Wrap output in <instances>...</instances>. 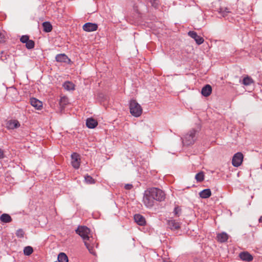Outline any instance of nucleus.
<instances>
[{
    "label": "nucleus",
    "instance_id": "f257e3e1",
    "mask_svg": "<svg viewBox=\"0 0 262 262\" xmlns=\"http://www.w3.org/2000/svg\"><path fill=\"white\" fill-rule=\"evenodd\" d=\"M147 190L150 195L154 198V201L162 202L164 200L165 198V193L160 189L156 187H151L147 189Z\"/></svg>",
    "mask_w": 262,
    "mask_h": 262
},
{
    "label": "nucleus",
    "instance_id": "f03ea898",
    "mask_svg": "<svg viewBox=\"0 0 262 262\" xmlns=\"http://www.w3.org/2000/svg\"><path fill=\"white\" fill-rule=\"evenodd\" d=\"M199 130L192 129L186 134L183 139V143L186 145H190L194 144L197 139L196 133Z\"/></svg>",
    "mask_w": 262,
    "mask_h": 262
},
{
    "label": "nucleus",
    "instance_id": "7ed1b4c3",
    "mask_svg": "<svg viewBox=\"0 0 262 262\" xmlns=\"http://www.w3.org/2000/svg\"><path fill=\"white\" fill-rule=\"evenodd\" d=\"M130 114L136 117H139L142 113V108L140 105L135 100H132L129 103Z\"/></svg>",
    "mask_w": 262,
    "mask_h": 262
},
{
    "label": "nucleus",
    "instance_id": "20e7f679",
    "mask_svg": "<svg viewBox=\"0 0 262 262\" xmlns=\"http://www.w3.org/2000/svg\"><path fill=\"white\" fill-rule=\"evenodd\" d=\"M77 234L83 239L84 243L90 241L91 236L90 229L86 226H79L76 230Z\"/></svg>",
    "mask_w": 262,
    "mask_h": 262
},
{
    "label": "nucleus",
    "instance_id": "39448f33",
    "mask_svg": "<svg viewBox=\"0 0 262 262\" xmlns=\"http://www.w3.org/2000/svg\"><path fill=\"white\" fill-rule=\"evenodd\" d=\"M153 199L154 198L150 195L147 189L145 190L142 202L146 207L151 208L154 206L155 202Z\"/></svg>",
    "mask_w": 262,
    "mask_h": 262
},
{
    "label": "nucleus",
    "instance_id": "423d86ee",
    "mask_svg": "<svg viewBox=\"0 0 262 262\" xmlns=\"http://www.w3.org/2000/svg\"><path fill=\"white\" fill-rule=\"evenodd\" d=\"M243 155L238 152L236 153L232 158V163L234 167H238L241 165L243 160Z\"/></svg>",
    "mask_w": 262,
    "mask_h": 262
},
{
    "label": "nucleus",
    "instance_id": "0eeeda50",
    "mask_svg": "<svg viewBox=\"0 0 262 262\" xmlns=\"http://www.w3.org/2000/svg\"><path fill=\"white\" fill-rule=\"evenodd\" d=\"M71 164L75 169H78L80 164V155L74 152L71 155Z\"/></svg>",
    "mask_w": 262,
    "mask_h": 262
},
{
    "label": "nucleus",
    "instance_id": "6e6552de",
    "mask_svg": "<svg viewBox=\"0 0 262 262\" xmlns=\"http://www.w3.org/2000/svg\"><path fill=\"white\" fill-rule=\"evenodd\" d=\"M82 29L88 32L95 31L98 29V25L96 23H86L83 25Z\"/></svg>",
    "mask_w": 262,
    "mask_h": 262
},
{
    "label": "nucleus",
    "instance_id": "1a4fd4ad",
    "mask_svg": "<svg viewBox=\"0 0 262 262\" xmlns=\"http://www.w3.org/2000/svg\"><path fill=\"white\" fill-rule=\"evenodd\" d=\"M188 34L190 37L194 39L196 43L199 45L203 43L204 41L202 37L198 35V34L193 31H190L188 32Z\"/></svg>",
    "mask_w": 262,
    "mask_h": 262
},
{
    "label": "nucleus",
    "instance_id": "9d476101",
    "mask_svg": "<svg viewBox=\"0 0 262 262\" xmlns=\"http://www.w3.org/2000/svg\"><path fill=\"white\" fill-rule=\"evenodd\" d=\"M167 224L168 228L173 231L179 229L181 227L180 222L172 219L168 220Z\"/></svg>",
    "mask_w": 262,
    "mask_h": 262
},
{
    "label": "nucleus",
    "instance_id": "9b49d317",
    "mask_svg": "<svg viewBox=\"0 0 262 262\" xmlns=\"http://www.w3.org/2000/svg\"><path fill=\"white\" fill-rule=\"evenodd\" d=\"M239 257L243 261L247 262L251 261L253 259V256L247 251L241 252Z\"/></svg>",
    "mask_w": 262,
    "mask_h": 262
},
{
    "label": "nucleus",
    "instance_id": "f8f14e48",
    "mask_svg": "<svg viewBox=\"0 0 262 262\" xmlns=\"http://www.w3.org/2000/svg\"><path fill=\"white\" fill-rule=\"evenodd\" d=\"M30 103L32 106L37 110H40L42 107V102L35 98L30 99Z\"/></svg>",
    "mask_w": 262,
    "mask_h": 262
},
{
    "label": "nucleus",
    "instance_id": "ddd939ff",
    "mask_svg": "<svg viewBox=\"0 0 262 262\" xmlns=\"http://www.w3.org/2000/svg\"><path fill=\"white\" fill-rule=\"evenodd\" d=\"M20 126V124L17 120H10L7 123V127L9 129L16 128Z\"/></svg>",
    "mask_w": 262,
    "mask_h": 262
},
{
    "label": "nucleus",
    "instance_id": "4468645a",
    "mask_svg": "<svg viewBox=\"0 0 262 262\" xmlns=\"http://www.w3.org/2000/svg\"><path fill=\"white\" fill-rule=\"evenodd\" d=\"M134 220L140 226H144L146 223L145 218L139 214H136L134 215Z\"/></svg>",
    "mask_w": 262,
    "mask_h": 262
},
{
    "label": "nucleus",
    "instance_id": "2eb2a0df",
    "mask_svg": "<svg viewBox=\"0 0 262 262\" xmlns=\"http://www.w3.org/2000/svg\"><path fill=\"white\" fill-rule=\"evenodd\" d=\"M98 125V122L96 120L89 118L86 119V125L89 128H94Z\"/></svg>",
    "mask_w": 262,
    "mask_h": 262
},
{
    "label": "nucleus",
    "instance_id": "dca6fc26",
    "mask_svg": "<svg viewBox=\"0 0 262 262\" xmlns=\"http://www.w3.org/2000/svg\"><path fill=\"white\" fill-rule=\"evenodd\" d=\"M211 86L209 84H207L202 88L201 93L203 96L208 97L211 94Z\"/></svg>",
    "mask_w": 262,
    "mask_h": 262
},
{
    "label": "nucleus",
    "instance_id": "f3484780",
    "mask_svg": "<svg viewBox=\"0 0 262 262\" xmlns=\"http://www.w3.org/2000/svg\"><path fill=\"white\" fill-rule=\"evenodd\" d=\"M55 60L58 62H66L67 60H70L65 54H59L56 56Z\"/></svg>",
    "mask_w": 262,
    "mask_h": 262
},
{
    "label": "nucleus",
    "instance_id": "a211bd4d",
    "mask_svg": "<svg viewBox=\"0 0 262 262\" xmlns=\"http://www.w3.org/2000/svg\"><path fill=\"white\" fill-rule=\"evenodd\" d=\"M217 238L219 242L224 243L228 239V235L226 232H222L217 235Z\"/></svg>",
    "mask_w": 262,
    "mask_h": 262
},
{
    "label": "nucleus",
    "instance_id": "6ab92c4d",
    "mask_svg": "<svg viewBox=\"0 0 262 262\" xmlns=\"http://www.w3.org/2000/svg\"><path fill=\"white\" fill-rule=\"evenodd\" d=\"M201 198L203 199H207L209 198L211 195V191L210 189H205L201 191L199 193Z\"/></svg>",
    "mask_w": 262,
    "mask_h": 262
},
{
    "label": "nucleus",
    "instance_id": "aec40b11",
    "mask_svg": "<svg viewBox=\"0 0 262 262\" xmlns=\"http://www.w3.org/2000/svg\"><path fill=\"white\" fill-rule=\"evenodd\" d=\"M0 220L2 222L5 223H8L12 221L11 216L7 213H3L0 216Z\"/></svg>",
    "mask_w": 262,
    "mask_h": 262
},
{
    "label": "nucleus",
    "instance_id": "412c9836",
    "mask_svg": "<svg viewBox=\"0 0 262 262\" xmlns=\"http://www.w3.org/2000/svg\"><path fill=\"white\" fill-rule=\"evenodd\" d=\"M63 86L64 89L67 91H72L75 90V84L69 81H66L63 84Z\"/></svg>",
    "mask_w": 262,
    "mask_h": 262
},
{
    "label": "nucleus",
    "instance_id": "4be33fe9",
    "mask_svg": "<svg viewBox=\"0 0 262 262\" xmlns=\"http://www.w3.org/2000/svg\"><path fill=\"white\" fill-rule=\"evenodd\" d=\"M43 31L45 32H50L52 30V26L49 21H45L42 23Z\"/></svg>",
    "mask_w": 262,
    "mask_h": 262
},
{
    "label": "nucleus",
    "instance_id": "5701e85b",
    "mask_svg": "<svg viewBox=\"0 0 262 262\" xmlns=\"http://www.w3.org/2000/svg\"><path fill=\"white\" fill-rule=\"evenodd\" d=\"M58 262H68L69 259L67 255L63 252L60 253L57 258Z\"/></svg>",
    "mask_w": 262,
    "mask_h": 262
},
{
    "label": "nucleus",
    "instance_id": "b1692460",
    "mask_svg": "<svg viewBox=\"0 0 262 262\" xmlns=\"http://www.w3.org/2000/svg\"><path fill=\"white\" fill-rule=\"evenodd\" d=\"M68 103V98L67 97H61L59 101V105L61 108H64Z\"/></svg>",
    "mask_w": 262,
    "mask_h": 262
},
{
    "label": "nucleus",
    "instance_id": "393cba45",
    "mask_svg": "<svg viewBox=\"0 0 262 262\" xmlns=\"http://www.w3.org/2000/svg\"><path fill=\"white\" fill-rule=\"evenodd\" d=\"M254 83L253 80L250 77L247 76L245 77L243 80L242 83L245 85H250L252 83Z\"/></svg>",
    "mask_w": 262,
    "mask_h": 262
},
{
    "label": "nucleus",
    "instance_id": "a878e982",
    "mask_svg": "<svg viewBox=\"0 0 262 262\" xmlns=\"http://www.w3.org/2000/svg\"><path fill=\"white\" fill-rule=\"evenodd\" d=\"M195 179L197 182H202L204 179V174L203 171H201L197 174H196L195 176Z\"/></svg>",
    "mask_w": 262,
    "mask_h": 262
},
{
    "label": "nucleus",
    "instance_id": "bb28decb",
    "mask_svg": "<svg viewBox=\"0 0 262 262\" xmlns=\"http://www.w3.org/2000/svg\"><path fill=\"white\" fill-rule=\"evenodd\" d=\"M84 245L86 246V247L87 248V249H88V250L89 251V252L91 254H92L93 255H95V253L94 250L93 249V246H91L90 241H88V242H85L84 243Z\"/></svg>",
    "mask_w": 262,
    "mask_h": 262
},
{
    "label": "nucleus",
    "instance_id": "cd10ccee",
    "mask_svg": "<svg viewBox=\"0 0 262 262\" xmlns=\"http://www.w3.org/2000/svg\"><path fill=\"white\" fill-rule=\"evenodd\" d=\"M33 252V248L31 246L25 247L24 249V253L25 255L29 256Z\"/></svg>",
    "mask_w": 262,
    "mask_h": 262
},
{
    "label": "nucleus",
    "instance_id": "c85d7f7f",
    "mask_svg": "<svg viewBox=\"0 0 262 262\" xmlns=\"http://www.w3.org/2000/svg\"><path fill=\"white\" fill-rule=\"evenodd\" d=\"M220 13H221L223 17L227 16V14L230 12L229 9L227 8H221L220 9Z\"/></svg>",
    "mask_w": 262,
    "mask_h": 262
},
{
    "label": "nucleus",
    "instance_id": "c756f323",
    "mask_svg": "<svg viewBox=\"0 0 262 262\" xmlns=\"http://www.w3.org/2000/svg\"><path fill=\"white\" fill-rule=\"evenodd\" d=\"M35 46L34 41L32 40H29L26 43V47L28 49H32L34 48Z\"/></svg>",
    "mask_w": 262,
    "mask_h": 262
},
{
    "label": "nucleus",
    "instance_id": "7c9ffc66",
    "mask_svg": "<svg viewBox=\"0 0 262 262\" xmlns=\"http://www.w3.org/2000/svg\"><path fill=\"white\" fill-rule=\"evenodd\" d=\"M84 179L85 182L88 184H94L95 182L94 179L89 175L85 176Z\"/></svg>",
    "mask_w": 262,
    "mask_h": 262
},
{
    "label": "nucleus",
    "instance_id": "2f4dec72",
    "mask_svg": "<svg viewBox=\"0 0 262 262\" xmlns=\"http://www.w3.org/2000/svg\"><path fill=\"white\" fill-rule=\"evenodd\" d=\"M25 232L22 229H19L16 232V235L19 238H23L24 236Z\"/></svg>",
    "mask_w": 262,
    "mask_h": 262
},
{
    "label": "nucleus",
    "instance_id": "473e14b6",
    "mask_svg": "<svg viewBox=\"0 0 262 262\" xmlns=\"http://www.w3.org/2000/svg\"><path fill=\"white\" fill-rule=\"evenodd\" d=\"M151 6L155 8H158L159 5L158 0H150Z\"/></svg>",
    "mask_w": 262,
    "mask_h": 262
},
{
    "label": "nucleus",
    "instance_id": "72a5a7b5",
    "mask_svg": "<svg viewBox=\"0 0 262 262\" xmlns=\"http://www.w3.org/2000/svg\"><path fill=\"white\" fill-rule=\"evenodd\" d=\"M29 36L28 35H23L20 39V40L21 42L23 43H26L28 41H29Z\"/></svg>",
    "mask_w": 262,
    "mask_h": 262
},
{
    "label": "nucleus",
    "instance_id": "f704fd0d",
    "mask_svg": "<svg viewBox=\"0 0 262 262\" xmlns=\"http://www.w3.org/2000/svg\"><path fill=\"white\" fill-rule=\"evenodd\" d=\"M181 211V209L178 206L176 207L174 209L173 213L177 216H179Z\"/></svg>",
    "mask_w": 262,
    "mask_h": 262
},
{
    "label": "nucleus",
    "instance_id": "c9c22d12",
    "mask_svg": "<svg viewBox=\"0 0 262 262\" xmlns=\"http://www.w3.org/2000/svg\"><path fill=\"white\" fill-rule=\"evenodd\" d=\"M5 37L4 33L0 31V43L5 41Z\"/></svg>",
    "mask_w": 262,
    "mask_h": 262
},
{
    "label": "nucleus",
    "instance_id": "e433bc0d",
    "mask_svg": "<svg viewBox=\"0 0 262 262\" xmlns=\"http://www.w3.org/2000/svg\"><path fill=\"white\" fill-rule=\"evenodd\" d=\"M133 187V185L132 184H125V186H124V188L126 190H130Z\"/></svg>",
    "mask_w": 262,
    "mask_h": 262
},
{
    "label": "nucleus",
    "instance_id": "4c0bfd02",
    "mask_svg": "<svg viewBox=\"0 0 262 262\" xmlns=\"http://www.w3.org/2000/svg\"><path fill=\"white\" fill-rule=\"evenodd\" d=\"M4 157V151L0 148V159Z\"/></svg>",
    "mask_w": 262,
    "mask_h": 262
},
{
    "label": "nucleus",
    "instance_id": "58836bf2",
    "mask_svg": "<svg viewBox=\"0 0 262 262\" xmlns=\"http://www.w3.org/2000/svg\"><path fill=\"white\" fill-rule=\"evenodd\" d=\"M1 59L2 60H6L7 59V57H6V56H5V58L3 56H1Z\"/></svg>",
    "mask_w": 262,
    "mask_h": 262
},
{
    "label": "nucleus",
    "instance_id": "ea45409f",
    "mask_svg": "<svg viewBox=\"0 0 262 262\" xmlns=\"http://www.w3.org/2000/svg\"><path fill=\"white\" fill-rule=\"evenodd\" d=\"M259 222L260 223H262V216H260V217L259 218Z\"/></svg>",
    "mask_w": 262,
    "mask_h": 262
}]
</instances>
